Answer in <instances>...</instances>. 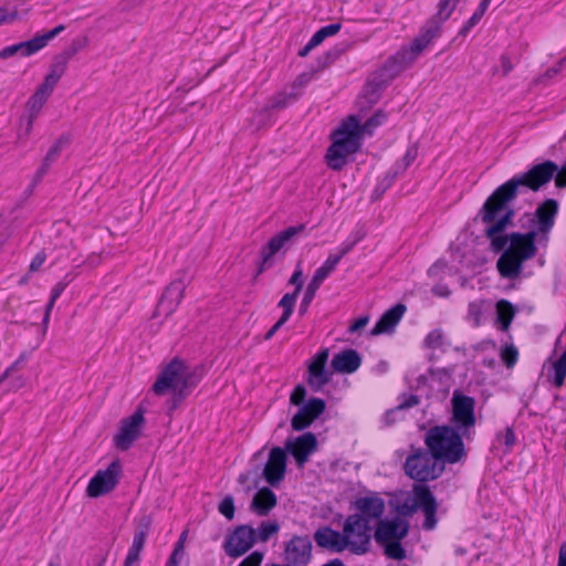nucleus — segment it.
I'll return each instance as SVG.
<instances>
[{
	"label": "nucleus",
	"instance_id": "obj_1",
	"mask_svg": "<svg viewBox=\"0 0 566 566\" xmlns=\"http://www.w3.org/2000/svg\"><path fill=\"white\" fill-rule=\"evenodd\" d=\"M514 217L513 209H505L496 212L491 221L482 220L485 226L484 232L491 241L494 252L503 251L496 262L500 275L507 280L520 277L523 264L533 259L537 252L535 244L536 231L531 230L526 233L512 232L507 235L502 233L512 223Z\"/></svg>",
	"mask_w": 566,
	"mask_h": 566
},
{
	"label": "nucleus",
	"instance_id": "obj_2",
	"mask_svg": "<svg viewBox=\"0 0 566 566\" xmlns=\"http://www.w3.org/2000/svg\"><path fill=\"white\" fill-rule=\"evenodd\" d=\"M557 172V165L552 160L532 166L527 171L515 175L497 187L486 199L479 216L481 220L491 221L496 212L510 209L507 205L516 199L520 191L528 189L538 191L547 185Z\"/></svg>",
	"mask_w": 566,
	"mask_h": 566
},
{
	"label": "nucleus",
	"instance_id": "obj_3",
	"mask_svg": "<svg viewBox=\"0 0 566 566\" xmlns=\"http://www.w3.org/2000/svg\"><path fill=\"white\" fill-rule=\"evenodd\" d=\"M440 32L434 22H427L409 46L402 48L391 56L379 73L367 83L364 97L368 98V103H376L379 99V90L410 66Z\"/></svg>",
	"mask_w": 566,
	"mask_h": 566
},
{
	"label": "nucleus",
	"instance_id": "obj_4",
	"mask_svg": "<svg viewBox=\"0 0 566 566\" xmlns=\"http://www.w3.org/2000/svg\"><path fill=\"white\" fill-rule=\"evenodd\" d=\"M199 377L184 360L174 358L159 373L153 385V392L157 396L170 394L167 401L168 412L171 413L188 397L190 390L198 384Z\"/></svg>",
	"mask_w": 566,
	"mask_h": 566
},
{
	"label": "nucleus",
	"instance_id": "obj_5",
	"mask_svg": "<svg viewBox=\"0 0 566 566\" xmlns=\"http://www.w3.org/2000/svg\"><path fill=\"white\" fill-rule=\"evenodd\" d=\"M463 431L451 426H434L424 436V446L446 464H455L467 459Z\"/></svg>",
	"mask_w": 566,
	"mask_h": 566
},
{
	"label": "nucleus",
	"instance_id": "obj_6",
	"mask_svg": "<svg viewBox=\"0 0 566 566\" xmlns=\"http://www.w3.org/2000/svg\"><path fill=\"white\" fill-rule=\"evenodd\" d=\"M358 118L349 116L333 133V143L325 155L327 166L333 170H340L347 163V157L357 153L361 147V137L358 135Z\"/></svg>",
	"mask_w": 566,
	"mask_h": 566
},
{
	"label": "nucleus",
	"instance_id": "obj_7",
	"mask_svg": "<svg viewBox=\"0 0 566 566\" xmlns=\"http://www.w3.org/2000/svg\"><path fill=\"white\" fill-rule=\"evenodd\" d=\"M409 523L401 517L381 520L375 530L374 537L384 548V554L394 560H402L407 557L406 549L401 545L409 533Z\"/></svg>",
	"mask_w": 566,
	"mask_h": 566
},
{
	"label": "nucleus",
	"instance_id": "obj_8",
	"mask_svg": "<svg viewBox=\"0 0 566 566\" xmlns=\"http://www.w3.org/2000/svg\"><path fill=\"white\" fill-rule=\"evenodd\" d=\"M419 509L424 514L422 527L431 531L437 525V501L428 486L415 484L411 492L397 504V512L402 516H411Z\"/></svg>",
	"mask_w": 566,
	"mask_h": 566
},
{
	"label": "nucleus",
	"instance_id": "obj_9",
	"mask_svg": "<svg viewBox=\"0 0 566 566\" xmlns=\"http://www.w3.org/2000/svg\"><path fill=\"white\" fill-rule=\"evenodd\" d=\"M444 464L427 447H411L405 460L403 470L407 476L417 482H428L438 479L444 471Z\"/></svg>",
	"mask_w": 566,
	"mask_h": 566
},
{
	"label": "nucleus",
	"instance_id": "obj_10",
	"mask_svg": "<svg viewBox=\"0 0 566 566\" xmlns=\"http://www.w3.org/2000/svg\"><path fill=\"white\" fill-rule=\"evenodd\" d=\"M375 526L361 518V515H349L343 525V534L347 548L357 555L368 552L371 532Z\"/></svg>",
	"mask_w": 566,
	"mask_h": 566
},
{
	"label": "nucleus",
	"instance_id": "obj_11",
	"mask_svg": "<svg viewBox=\"0 0 566 566\" xmlns=\"http://www.w3.org/2000/svg\"><path fill=\"white\" fill-rule=\"evenodd\" d=\"M64 24H59L54 29L48 31L42 35H36L33 39L24 42H19L0 50V59L6 60L14 55L23 57L31 56L45 48L48 43L54 39L57 34L64 31Z\"/></svg>",
	"mask_w": 566,
	"mask_h": 566
},
{
	"label": "nucleus",
	"instance_id": "obj_12",
	"mask_svg": "<svg viewBox=\"0 0 566 566\" xmlns=\"http://www.w3.org/2000/svg\"><path fill=\"white\" fill-rule=\"evenodd\" d=\"M474 405V399L469 396L455 392L452 397V420L467 439L471 438V428L475 424Z\"/></svg>",
	"mask_w": 566,
	"mask_h": 566
},
{
	"label": "nucleus",
	"instance_id": "obj_13",
	"mask_svg": "<svg viewBox=\"0 0 566 566\" xmlns=\"http://www.w3.org/2000/svg\"><path fill=\"white\" fill-rule=\"evenodd\" d=\"M120 472L122 467L118 461H113L106 470L97 471L86 488L87 495L98 497L114 490Z\"/></svg>",
	"mask_w": 566,
	"mask_h": 566
},
{
	"label": "nucleus",
	"instance_id": "obj_14",
	"mask_svg": "<svg viewBox=\"0 0 566 566\" xmlns=\"http://www.w3.org/2000/svg\"><path fill=\"white\" fill-rule=\"evenodd\" d=\"M256 543V531L250 525H240L227 537L223 549L232 558L244 555Z\"/></svg>",
	"mask_w": 566,
	"mask_h": 566
},
{
	"label": "nucleus",
	"instance_id": "obj_15",
	"mask_svg": "<svg viewBox=\"0 0 566 566\" xmlns=\"http://www.w3.org/2000/svg\"><path fill=\"white\" fill-rule=\"evenodd\" d=\"M304 224L290 227L271 238L268 244L261 250L259 273H262L264 270L270 268L272 265L271 259L284 249L294 237L304 230Z\"/></svg>",
	"mask_w": 566,
	"mask_h": 566
},
{
	"label": "nucleus",
	"instance_id": "obj_16",
	"mask_svg": "<svg viewBox=\"0 0 566 566\" xmlns=\"http://www.w3.org/2000/svg\"><path fill=\"white\" fill-rule=\"evenodd\" d=\"M356 511L353 515H361L364 521L375 526L385 513V501L378 495L360 496L353 502Z\"/></svg>",
	"mask_w": 566,
	"mask_h": 566
},
{
	"label": "nucleus",
	"instance_id": "obj_17",
	"mask_svg": "<svg viewBox=\"0 0 566 566\" xmlns=\"http://www.w3.org/2000/svg\"><path fill=\"white\" fill-rule=\"evenodd\" d=\"M329 357L327 348L319 350L308 365L307 382L312 390L319 391L331 381L332 374L326 369V363Z\"/></svg>",
	"mask_w": 566,
	"mask_h": 566
},
{
	"label": "nucleus",
	"instance_id": "obj_18",
	"mask_svg": "<svg viewBox=\"0 0 566 566\" xmlns=\"http://www.w3.org/2000/svg\"><path fill=\"white\" fill-rule=\"evenodd\" d=\"M144 422L142 410H137L130 417L122 421L120 429L115 436V444L120 450H127L140 434V427Z\"/></svg>",
	"mask_w": 566,
	"mask_h": 566
},
{
	"label": "nucleus",
	"instance_id": "obj_19",
	"mask_svg": "<svg viewBox=\"0 0 566 566\" xmlns=\"http://www.w3.org/2000/svg\"><path fill=\"white\" fill-rule=\"evenodd\" d=\"M53 88L48 87L44 84H41L36 91L33 93V95L29 98L27 103V109H28V118L25 122V128L23 133H19L18 139L23 140L27 139L33 128V123L41 112L44 104L48 102L49 97L53 93Z\"/></svg>",
	"mask_w": 566,
	"mask_h": 566
},
{
	"label": "nucleus",
	"instance_id": "obj_20",
	"mask_svg": "<svg viewBox=\"0 0 566 566\" xmlns=\"http://www.w3.org/2000/svg\"><path fill=\"white\" fill-rule=\"evenodd\" d=\"M285 448L294 457L297 467L303 468L308 457L316 451L317 439L314 433L306 432L295 439H289Z\"/></svg>",
	"mask_w": 566,
	"mask_h": 566
},
{
	"label": "nucleus",
	"instance_id": "obj_21",
	"mask_svg": "<svg viewBox=\"0 0 566 566\" xmlns=\"http://www.w3.org/2000/svg\"><path fill=\"white\" fill-rule=\"evenodd\" d=\"M326 409V403L321 398H311L293 416L291 426L293 430L301 431L310 427Z\"/></svg>",
	"mask_w": 566,
	"mask_h": 566
},
{
	"label": "nucleus",
	"instance_id": "obj_22",
	"mask_svg": "<svg viewBox=\"0 0 566 566\" xmlns=\"http://www.w3.org/2000/svg\"><path fill=\"white\" fill-rule=\"evenodd\" d=\"M287 565H306L312 557V542L307 536H293L285 546Z\"/></svg>",
	"mask_w": 566,
	"mask_h": 566
},
{
	"label": "nucleus",
	"instance_id": "obj_23",
	"mask_svg": "<svg viewBox=\"0 0 566 566\" xmlns=\"http://www.w3.org/2000/svg\"><path fill=\"white\" fill-rule=\"evenodd\" d=\"M286 471V453L280 448L271 449L268 462L263 470L264 479L272 486H276L285 475Z\"/></svg>",
	"mask_w": 566,
	"mask_h": 566
},
{
	"label": "nucleus",
	"instance_id": "obj_24",
	"mask_svg": "<svg viewBox=\"0 0 566 566\" xmlns=\"http://www.w3.org/2000/svg\"><path fill=\"white\" fill-rule=\"evenodd\" d=\"M186 285L187 283L184 279H177L172 281L166 287V291L159 301L158 311L165 315L174 313L184 298Z\"/></svg>",
	"mask_w": 566,
	"mask_h": 566
},
{
	"label": "nucleus",
	"instance_id": "obj_25",
	"mask_svg": "<svg viewBox=\"0 0 566 566\" xmlns=\"http://www.w3.org/2000/svg\"><path fill=\"white\" fill-rule=\"evenodd\" d=\"M314 541L319 547L340 553L347 548L343 532H337L331 527H321L314 533Z\"/></svg>",
	"mask_w": 566,
	"mask_h": 566
},
{
	"label": "nucleus",
	"instance_id": "obj_26",
	"mask_svg": "<svg viewBox=\"0 0 566 566\" xmlns=\"http://www.w3.org/2000/svg\"><path fill=\"white\" fill-rule=\"evenodd\" d=\"M361 365V357L355 349H345L334 355L331 366L339 374H352Z\"/></svg>",
	"mask_w": 566,
	"mask_h": 566
},
{
	"label": "nucleus",
	"instance_id": "obj_27",
	"mask_svg": "<svg viewBox=\"0 0 566 566\" xmlns=\"http://www.w3.org/2000/svg\"><path fill=\"white\" fill-rule=\"evenodd\" d=\"M406 306L403 304H397L390 310L386 311L376 325L370 331L371 335H380L384 333L391 332L401 319Z\"/></svg>",
	"mask_w": 566,
	"mask_h": 566
},
{
	"label": "nucleus",
	"instance_id": "obj_28",
	"mask_svg": "<svg viewBox=\"0 0 566 566\" xmlns=\"http://www.w3.org/2000/svg\"><path fill=\"white\" fill-rule=\"evenodd\" d=\"M557 211L558 205L554 199H547L537 207L535 217L537 218L539 232L547 233L553 228Z\"/></svg>",
	"mask_w": 566,
	"mask_h": 566
},
{
	"label": "nucleus",
	"instance_id": "obj_29",
	"mask_svg": "<svg viewBox=\"0 0 566 566\" xmlns=\"http://www.w3.org/2000/svg\"><path fill=\"white\" fill-rule=\"evenodd\" d=\"M353 248V244H347L345 247H343L339 252L337 254H331L326 261L324 262V264L322 266H319L311 282L321 286L322 283L331 275V273L336 269L337 264L339 263V261L342 260V258L347 254Z\"/></svg>",
	"mask_w": 566,
	"mask_h": 566
},
{
	"label": "nucleus",
	"instance_id": "obj_30",
	"mask_svg": "<svg viewBox=\"0 0 566 566\" xmlns=\"http://www.w3.org/2000/svg\"><path fill=\"white\" fill-rule=\"evenodd\" d=\"M276 495L269 488H262L253 496L251 509L260 516H265L276 505Z\"/></svg>",
	"mask_w": 566,
	"mask_h": 566
},
{
	"label": "nucleus",
	"instance_id": "obj_31",
	"mask_svg": "<svg viewBox=\"0 0 566 566\" xmlns=\"http://www.w3.org/2000/svg\"><path fill=\"white\" fill-rule=\"evenodd\" d=\"M150 524H151V521H150V517H148V516H144L139 521L138 528L136 530V532L134 534L132 546L129 547L128 553H127V555L129 556L130 559L139 560V555L144 548L146 537H147L149 528H150Z\"/></svg>",
	"mask_w": 566,
	"mask_h": 566
},
{
	"label": "nucleus",
	"instance_id": "obj_32",
	"mask_svg": "<svg viewBox=\"0 0 566 566\" xmlns=\"http://www.w3.org/2000/svg\"><path fill=\"white\" fill-rule=\"evenodd\" d=\"M67 64H69V61L65 59V56L57 54L53 59L52 64L50 65L49 73L46 74L42 84L54 90L57 82L60 81L62 75L65 73V71L67 69Z\"/></svg>",
	"mask_w": 566,
	"mask_h": 566
},
{
	"label": "nucleus",
	"instance_id": "obj_33",
	"mask_svg": "<svg viewBox=\"0 0 566 566\" xmlns=\"http://www.w3.org/2000/svg\"><path fill=\"white\" fill-rule=\"evenodd\" d=\"M566 377V347L562 348L559 357L552 364L548 370V378L555 387L563 386Z\"/></svg>",
	"mask_w": 566,
	"mask_h": 566
},
{
	"label": "nucleus",
	"instance_id": "obj_34",
	"mask_svg": "<svg viewBox=\"0 0 566 566\" xmlns=\"http://www.w3.org/2000/svg\"><path fill=\"white\" fill-rule=\"evenodd\" d=\"M515 316V308L506 301L501 300L496 303V322L500 324V328L506 332Z\"/></svg>",
	"mask_w": 566,
	"mask_h": 566
},
{
	"label": "nucleus",
	"instance_id": "obj_35",
	"mask_svg": "<svg viewBox=\"0 0 566 566\" xmlns=\"http://www.w3.org/2000/svg\"><path fill=\"white\" fill-rule=\"evenodd\" d=\"M459 0H440L438 4V12L427 22H434L437 29L441 31V25L446 22L454 11Z\"/></svg>",
	"mask_w": 566,
	"mask_h": 566
},
{
	"label": "nucleus",
	"instance_id": "obj_36",
	"mask_svg": "<svg viewBox=\"0 0 566 566\" xmlns=\"http://www.w3.org/2000/svg\"><path fill=\"white\" fill-rule=\"evenodd\" d=\"M73 280V277L70 274H66L62 281L56 283L51 292L50 301L45 307V313L43 317V326L46 328L49 321H50V314L52 308L54 307V304L56 300L60 297V295L63 293L65 287L69 285V283Z\"/></svg>",
	"mask_w": 566,
	"mask_h": 566
},
{
	"label": "nucleus",
	"instance_id": "obj_37",
	"mask_svg": "<svg viewBox=\"0 0 566 566\" xmlns=\"http://www.w3.org/2000/svg\"><path fill=\"white\" fill-rule=\"evenodd\" d=\"M418 148L416 145H411L407 148L406 154L402 158V163L397 165L395 175L391 177H386L380 186L382 187V191H385L392 182L394 177L398 174V170L405 171L417 158Z\"/></svg>",
	"mask_w": 566,
	"mask_h": 566
},
{
	"label": "nucleus",
	"instance_id": "obj_38",
	"mask_svg": "<svg viewBox=\"0 0 566 566\" xmlns=\"http://www.w3.org/2000/svg\"><path fill=\"white\" fill-rule=\"evenodd\" d=\"M516 443V436L511 427H506L503 431L496 433L494 447L504 446V453L510 452Z\"/></svg>",
	"mask_w": 566,
	"mask_h": 566
},
{
	"label": "nucleus",
	"instance_id": "obj_39",
	"mask_svg": "<svg viewBox=\"0 0 566 566\" xmlns=\"http://www.w3.org/2000/svg\"><path fill=\"white\" fill-rule=\"evenodd\" d=\"M280 530V524L276 521H263L256 531V542L265 543L271 536L276 534Z\"/></svg>",
	"mask_w": 566,
	"mask_h": 566
},
{
	"label": "nucleus",
	"instance_id": "obj_40",
	"mask_svg": "<svg viewBox=\"0 0 566 566\" xmlns=\"http://www.w3.org/2000/svg\"><path fill=\"white\" fill-rule=\"evenodd\" d=\"M386 114L381 111L377 112L373 117L365 122V124H360L358 122V135L363 138L364 135H371L375 127L382 124L386 119Z\"/></svg>",
	"mask_w": 566,
	"mask_h": 566
},
{
	"label": "nucleus",
	"instance_id": "obj_41",
	"mask_svg": "<svg viewBox=\"0 0 566 566\" xmlns=\"http://www.w3.org/2000/svg\"><path fill=\"white\" fill-rule=\"evenodd\" d=\"M87 44L88 38L86 35L75 38L60 54L70 61L81 50L85 49Z\"/></svg>",
	"mask_w": 566,
	"mask_h": 566
},
{
	"label": "nucleus",
	"instance_id": "obj_42",
	"mask_svg": "<svg viewBox=\"0 0 566 566\" xmlns=\"http://www.w3.org/2000/svg\"><path fill=\"white\" fill-rule=\"evenodd\" d=\"M297 297L298 295H296V293H286L280 300L279 307L283 308V314L281 316L283 321L287 322L291 315L293 314Z\"/></svg>",
	"mask_w": 566,
	"mask_h": 566
},
{
	"label": "nucleus",
	"instance_id": "obj_43",
	"mask_svg": "<svg viewBox=\"0 0 566 566\" xmlns=\"http://www.w3.org/2000/svg\"><path fill=\"white\" fill-rule=\"evenodd\" d=\"M423 345L429 349H438L444 345V334L441 328L431 331L424 338Z\"/></svg>",
	"mask_w": 566,
	"mask_h": 566
},
{
	"label": "nucleus",
	"instance_id": "obj_44",
	"mask_svg": "<svg viewBox=\"0 0 566 566\" xmlns=\"http://www.w3.org/2000/svg\"><path fill=\"white\" fill-rule=\"evenodd\" d=\"M483 301H475L469 304L468 318L474 326H480L483 318Z\"/></svg>",
	"mask_w": 566,
	"mask_h": 566
},
{
	"label": "nucleus",
	"instance_id": "obj_45",
	"mask_svg": "<svg viewBox=\"0 0 566 566\" xmlns=\"http://www.w3.org/2000/svg\"><path fill=\"white\" fill-rule=\"evenodd\" d=\"M298 98V94L297 93H281V94H277L275 95L272 101H271V108L273 109H280V108H284L285 106H287L289 104L293 103L294 101H296Z\"/></svg>",
	"mask_w": 566,
	"mask_h": 566
},
{
	"label": "nucleus",
	"instance_id": "obj_46",
	"mask_svg": "<svg viewBox=\"0 0 566 566\" xmlns=\"http://www.w3.org/2000/svg\"><path fill=\"white\" fill-rule=\"evenodd\" d=\"M319 287L321 286H318L312 282L308 283V285L305 290V293L303 295V298H302V302L300 305V310H298L301 315H304L307 312V308H308L310 304L312 303V301L314 300L315 294Z\"/></svg>",
	"mask_w": 566,
	"mask_h": 566
},
{
	"label": "nucleus",
	"instance_id": "obj_47",
	"mask_svg": "<svg viewBox=\"0 0 566 566\" xmlns=\"http://www.w3.org/2000/svg\"><path fill=\"white\" fill-rule=\"evenodd\" d=\"M69 144V138L65 136L60 137L49 149L44 159L54 163L60 156L62 149Z\"/></svg>",
	"mask_w": 566,
	"mask_h": 566
},
{
	"label": "nucleus",
	"instance_id": "obj_48",
	"mask_svg": "<svg viewBox=\"0 0 566 566\" xmlns=\"http://www.w3.org/2000/svg\"><path fill=\"white\" fill-rule=\"evenodd\" d=\"M517 357L518 352L513 345L505 346L501 352V358L507 368H511L516 364Z\"/></svg>",
	"mask_w": 566,
	"mask_h": 566
},
{
	"label": "nucleus",
	"instance_id": "obj_49",
	"mask_svg": "<svg viewBox=\"0 0 566 566\" xmlns=\"http://www.w3.org/2000/svg\"><path fill=\"white\" fill-rule=\"evenodd\" d=\"M289 284L295 287L292 293H296V295H298L304 285L303 270L300 262L296 264V268L289 280Z\"/></svg>",
	"mask_w": 566,
	"mask_h": 566
},
{
	"label": "nucleus",
	"instance_id": "obj_50",
	"mask_svg": "<svg viewBox=\"0 0 566 566\" xmlns=\"http://www.w3.org/2000/svg\"><path fill=\"white\" fill-rule=\"evenodd\" d=\"M234 510V501L230 495L226 496L219 504V512L228 520L233 518Z\"/></svg>",
	"mask_w": 566,
	"mask_h": 566
},
{
	"label": "nucleus",
	"instance_id": "obj_51",
	"mask_svg": "<svg viewBox=\"0 0 566 566\" xmlns=\"http://www.w3.org/2000/svg\"><path fill=\"white\" fill-rule=\"evenodd\" d=\"M306 398V388L303 385H297L290 396V401L294 406H303Z\"/></svg>",
	"mask_w": 566,
	"mask_h": 566
},
{
	"label": "nucleus",
	"instance_id": "obj_52",
	"mask_svg": "<svg viewBox=\"0 0 566 566\" xmlns=\"http://www.w3.org/2000/svg\"><path fill=\"white\" fill-rule=\"evenodd\" d=\"M483 15L484 14L481 13L479 10H475L471 18L460 29L459 34L465 36L470 32V30L481 21Z\"/></svg>",
	"mask_w": 566,
	"mask_h": 566
},
{
	"label": "nucleus",
	"instance_id": "obj_53",
	"mask_svg": "<svg viewBox=\"0 0 566 566\" xmlns=\"http://www.w3.org/2000/svg\"><path fill=\"white\" fill-rule=\"evenodd\" d=\"M185 551L181 543H176L175 548L166 564V566H179L182 557H184Z\"/></svg>",
	"mask_w": 566,
	"mask_h": 566
},
{
	"label": "nucleus",
	"instance_id": "obj_54",
	"mask_svg": "<svg viewBox=\"0 0 566 566\" xmlns=\"http://www.w3.org/2000/svg\"><path fill=\"white\" fill-rule=\"evenodd\" d=\"M263 553L254 551L247 556L238 566H260L263 560Z\"/></svg>",
	"mask_w": 566,
	"mask_h": 566
},
{
	"label": "nucleus",
	"instance_id": "obj_55",
	"mask_svg": "<svg viewBox=\"0 0 566 566\" xmlns=\"http://www.w3.org/2000/svg\"><path fill=\"white\" fill-rule=\"evenodd\" d=\"M45 259H46V255L43 251H40L39 253H36V255L32 259V261L30 263V271L31 272L38 271L45 262Z\"/></svg>",
	"mask_w": 566,
	"mask_h": 566
},
{
	"label": "nucleus",
	"instance_id": "obj_56",
	"mask_svg": "<svg viewBox=\"0 0 566 566\" xmlns=\"http://www.w3.org/2000/svg\"><path fill=\"white\" fill-rule=\"evenodd\" d=\"M553 178L555 179V185L558 188L566 187V165H564L560 169L557 167V172Z\"/></svg>",
	"mask_w": 566,
	"mask_h": 566
},
{
	"label": "nucleus",
	"instance_id": "obj_57",
	"mask_svg": "<svg viewBox=\"0 0 566 566\" xmlns=\"http://www.w3.org/2000/svg\"><path fill=\"white\" fill-rule=\"evenodd\" d=\"M369 318L368 316H361L358 319H356L350 326H349V333L354 334L357 332H360L363 328L366 327L368 324Z\"/></svg>",
	"mask_w": 566,
	"mask_h": 566
},
{
	"label": "nucleus",
	"instance_id": "obj_58",
	"mask_svg": "<svg viewBox=\"0 0 566 566\" xmlns=\"http://www.w3.org/2000/svg\"><path fill=\"white\" fill-rule=\"evenodd\" d=\"M419 403V398L416 395H410L405 401L400 402L396 410H403L411 408Z\"/></svg>",
	"mask_w": 566,
	"mask_h": 566
},
{
	"label": "nucleus",
	"instance_id": "obj_59",
	"mask_svg": "<svg viewBox=\"0 0 566 566\" xmlns=\"http://www.w3.org/2000/svg\"><path fill=\"white\" fill-rule=\"evenodd\" d=\"M23 360V357L21 356L18 360H15L10 367H8L6 369V371L2 374V376L0 377V382L4 381L6 379H8L14 370H17L20 366V364L22 363Z\"/></svg>",
	"mask_w": 566,
	"mask_h": 566
},
{
	"label": "nucleus",
	"instance_id": "obj_60",
	"mask_svg": "<svg viewBox=\"0 0 566 566\" xmlns=\"http://www.w3.org/2000/svg\"><path fill=\"white\" fill-rule=\"evenodd\" d=\"M339 30V23L328 24L319 29V31L323 32V35L326 38L336 34Z\"/></svg>",
	"mask_w": 566,
	"mask_h": 566
},
{
	"label": "nucleus",
	"instance_id": "obj_61",
	"mask_svg": "<svg viewBox=\"0 0 566 566\" xmlns=\"http://www.w3.org/2000/svg\"><path fill=\"white\" fill-rule=\"evenodd\" d=\"M501 67L503 72V76H506L513 70V63L510 57L506 55L501 56Z\"/></svg>",
	"mask_w": 566,
	"mask_h": 566
},
{
	"label": "nucleus",
	"instance_id": "obj_62",
	"mask_svg": "<svg viewBox=\"0 0 566 566\" xmlns=\"http://www.w3.org/2000/svg\"><path fill=\"white\" fill-rule=\"evenodd\" d=\"M286 323V321H283V318L280 317V319L269 329V332L265 334L264 338L266 340L271 339L274 334Z\"/></svg>",
	"mask_w": 566,
	"mask_h": 566
},
{
	"label": "nucleus",
	"instance_id": "obj_63",
	"mask_svg": "<svg viewBox=\"0 0 566 566\" xmlns=\"http://www.w3.org/2000/svg\"><path fill=\"white\" fill-rule=\"evenodd\" d=\"M326 39V36L323 35V32H321L319 30L316 31L313 36L310 39L308 43H310V46H313V48H316L317 45H319L324 40Z\"/></svg>",
	"mask_w": 566,
	"mask_h": 566
},
{
	"label": "nucleus",
	"instance_id": "obj_64",
	"mask_svg": "<svg viewBox=\"0 0 566 566\" xmlns=\"http://www.w3.org/2000/svg\"><path fill=\"white\" fill-rule=\"evenodd\" d=\"M557 566H566V541L559 547Z\"/></svg>",
	"mask_w": 566,
	"mask_h": 566
}]
</instances>
